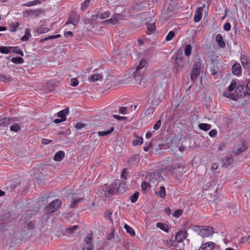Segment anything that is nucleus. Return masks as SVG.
Returning <instances> with one entry per match:
<instances>
[{"instance_id":"21","label":"nucleus","mask_w":250,"mask_h":250,"mask_svg":"<svg viewBox=\"0 0 250 250\" xmlns=\"http://www.w3.org/2000/svg\"><path fill=\"white\" fill-rule=\"evenodd\" d=\"M64 152L63 151L60 150L55 154L53 159L55 161H61L64 158Z\"/></svg>"},{"instance_id":"51","label":"nucleus","mask_w":250,"mask_h":250,"mask_svg":"<svg viewBox=\"0 0 250 250\" xmlns=\"http://www.w3.org/2000/svg\"><path fill=\"white\" fill-rule=\"evenodd\" d=\"M1 219L0 221L1 222H5L11 219V214L9 212L4 213L1 216Z\"/></svg>"},{"instance_id":"17","label":"nucleus","mask_w":250,"mask_h":250,"mask_svg":"<svg viewBox=\"0 0 250 250\" xmlns=\"http://www.w3.org/2000/svg\"><path fill=\"white\" fill-rule=\"evenodd\" d=\"M233 162V158L231 154L229 157H226L225 159H222L221 160L222 166L223 167H228Z\"/></svg>"},{"instance_id":"56","label":"nucleus","mask_w":250,"mask_h":250,"mask_svg":"<svg viewBox=\"0 0 250 250\" xmlns=\"http://www.w3.org/2000/svg\"><path fill=\"white\" fill-rule=\"evenodd\" d=\"M175 35V34L174 31H169L166 37V41H171Z\"/></svg>"},{"instance_id":"30","label":"nucleus","mask_w":250,"mask_h":250,"mask_svg":"<svg viewBox=\"0 0 250 250\" xmlns=\"http://www.w3.org/2000/svg\"><path fill=\"white\" fill-rule=\"evenodd\" d=\"M12 52V46H0V52L2 54H7Z\"/></svg>"},{"instance_id":"15","label":"nucleus","mask_w":250,"mask_h":250,"mask_svg":"<svg viewBox=\"0 0 250 250\" xmlns=\"http://www.w3.org/2000/svg\"><path fill=\"white\" fill-rule=\"evenodd\" d=\"M187 232L186 231L180 230L177 232L175 235V240L178 243L182 242L186 238Z\"/></svg>"},{"instance_id":"48","label":"nucleus","mask_w":250,"mask_h":250,"mask_svg":"<svg viewBox=\"0 0 250 250\" xmlns=\"http://www.w3.org/2000/svg\"><path fill=\"white\" fill-rule=\"evenodd\" d=\"M13 80L12 77L4 75H0V81L2 82H11Z\"/></svg>"},{"instance_id":"19","label":"nucleus","mask_w":250,"mask_h":250,"mask_svg":"<svg viewBox=\"0 0 250 250\" xmlns=\"http://www.w3.org/2000/svg\"><path fill=\"white\" fill-rule=\"evenodd\" d=\"M147 26V30L146 31V34L147 35H151L154 33V31L156 29L155 22L152 23H149L147 22H146Z\"/></svg>"},{"instance_id":"4","label":"nucleus","mask_w":250,"mask_h":250,"mask_svg":"<svg viewBox=\"0 0 250 250\" xmlns=\"http://www.w3.org/2000/svg\"><path fill=\"white\" fill-rule=\"evenodd\" d=\"M147 62L145 60H142L140 61L138 65L136 67L135 71L133 73V77L137 80V77H141V74H143L146 70L145 65Z\"/></svg>"},{"instance_id":"60","label":"nucleus","mask_w":250,"mask_h":250,"mask_svg":"<svg viewBox=\"0 0 250 250\" xmlns=\"http://www.w3.org/2000/svg\"><path fill=\"white\" fill-rule=\"evenodd\" d=\"M110 14V13L109 11H107L105 12H104L103 13H101L99 15V17L101 20L105 19L106 18H108Z\"/></svg>"},{"instance_id":"52","label":"nucleus","mask_w":250,"mask_h":250,"mask_svg":"<svg viewBox=\"0 0 250 250\" xmlns=\"http://www.w3.org/2000/svg\"><path fill=\"white\" fill-rule=\"evenodd\" d=\"M10 129L11 131L17 132L20 130L21 127L19 124L14 123L10 126Z\"/></svg>"},{"instance_id":"1","label":"nucleus","mask_w":250,"mask_h":250,"mask_svg":"<svg viewBox=\"0 0 250 250\" xmlns=\"http://www.w3.org/2000/svg\"><path fill=\"white\" fill-rule=\"evenodd\" d=\"M153 99L152 101L153 106H157L162 102L165 96V91L162 87L156 86L153 92Z\"/></svg>"},{"instance_id":"27","label":"nucleus","mask_w":250,"mask_h":250,"mask_svg":"<svg viewBox=\"0 0 250 250\" xmlns=\"http://www.w3.org/2000/svg\"><path fill=\"white\" fill-rule=\"evenodd\" d=\"M200 71L192 69L191 73H190V79L193 83L197 81V78L199 76Z\"/></svg>"},{"instance_id":"12","label":"nucleus","mask_w":250,"mask_h":250,"mask_svg":"<svg viewBox=\"0 0 250 250\" xmlns=\"http://www.w3.org/2000/svg\"><path fill=\"white\" fill-rule=\"evenodd\" d=\"M232 73L237 76H240L242 74V67L239 63H234L231 67Z\"/></svg>"},{"instance_id":"61","label":"nucleus","mask_w":250,"mask_h":250,"mask_svg":"<svg viewBox=\"0 0 250 250\" xmlns=\"http://www.w3.org/2000/svg\"><path fill=\"white\" fill-rule=\"evenodd\" d=\"M90 0H85L81 4V10L83 11H84L87 7H88L89 2Z\"/></svg>"},{"instance_id":"42","label":"nucleus","mask_w":250,"mask_h":250,"mask_svg":"<svg viewBox=\"0 0 250 250\" xmlns=\"http://www.w3.org/2000/svg\"><path fill=\"white\" fill-rule=\"evenodd\" d=\"M20 25V23L19 22L11 23L9 25L11 28L10 29V31L11 32H16L17 31V29L19 28Z\"/></svg>"},{"instance_id":"26","label":"nucleus","mask_w":250,"mask_h":250,"mask_svg":"<svg viewBox=\"0 0 250 250\" xmlns=\"http://www.w3.org/2000/svg\"><path fill=\"white\" fill-rule=\"evenodd\" d=\"M156 227L166 232H169V227L168 225L163 222H158L156 223Z\"/></svg>"},{"instance_id":"43","label":"nucleus","mask_w":250,"mask_h":250,"mask_svg":"<svg viewBox=\"0 0 250 250\" xmlns=\"http://www.w3.org/2000/svg\"><path fill=\"white\" fill-rule=\"evenodd\" d=\"M11 61L15 64H21L24 62L23 58L21 57L12 58Z\"/></svg>"},{"instance_id":"34","label":"nucleus","mask_w":250,"mask_h":250,"mask_svg":"<svg viewBox=\"0 0 250 250\" xmlns=\"http://www.w3.org/2000/svg\"><path fill=\"white\" fill-rule=\"evenodd\" d=\"M93 234L92 231L91 233H88L86 237L84 238V241H85L87 245H92V235Z\"/></svg>"},{"instance_id":"44","label":"nucleus","mask_w":250,"mask_h":250,"mask_svg":"<svg viewBox=\"0 0 250 250\" xmlns=\"http://www.w3.org/2000/svg\"><path fill=\"white\" fill-rule=\"evenodd\" d=\"M124 228L125 229L126 232L130 234L131 236H134L135 235V231L129 225L125 224L124 226Z\"/></svg>"},{"instance_id":"14","label":"nucleus","mask_w":250,"mask_h":250,"mask_svg":"<svg viewBox=\"0 0 250 250\" xmlns=\"http://www.w3.org/2000/svg\"><path fill=\"white\" fill-rule=\"evenodd\" d=\"M160 178L159 173L157 171H155L151 173L147 177L150 183L155 184L158 182V180Z\"/></svg>"},{"instance_id":"31","label":"nucleus","mask_w":250,"mask_h":250,"mask_svg":"<svg viewBox=\"0 0 250 250\" xmlns=\"http://www.w3.org/2000/svg\"><path fill=\"white\" fill-rule=\"evenodd\" d=\"M198 127L203 131H207L211 128V125L207 123H200L198 125Z\"/></svg>"},{"instance_id":"45","label":"nucleus","mask_w":250,"mask_h":250,"mask_svg":"<svg viewBox=\"0 0 250 250\" xmlns=\"http://www.w3.org/2000/svg\"><path fill=\"white\" fill-rule=\"evenodd\" d=\"M139 192L135 191L130 197V200L132 203L137 202L139 198Z\"/></svg>"},{"instance_id":"37","label":"nucleus","mask_w":250,"mask_h":250,"mask_svg":"<svg viewBox=\"0 0 250 250\" xmlns=\"http://www.w3.org/2000/svg\"><path fill=\"white\" fill-rule=\"evenodd\" d=\"M192 47L190 44L186 45L184 49V53L187 57H189L191 54Z\"/></svg>"},{"instance_id":"23","label":"nucleus","mask_w":250,"mask_h":250,"mask_svg":"<svg viewBox=\"0 0 250 250\" xmlns=\"http://www.w3.org/2000/svg\"><path fill=\"white\" fill-rule=\"evenodd\" d=\"M69 110V108L68 107H67L65 108V109L58 112L57 113V116L58 117H60V118L65 119V121H66V116L68 114Z\"/></svg>"},{"instance_id":"7","label":"nucleus","mask_w":250,"mask_h":250,"mask_svg":"<svg viewBox=\"0 0 250 250\" xmlns=\"http://www.w3.org/2000/svg\"><path fill=\"white\" fill-rule=\"evenodd\" d=\"M44 11L43 9L39 8L35 10H27L24 13V16H33L38 17L41 13H44Z\"/></svg>"},{"instance_id":"33","label":"nucleus","mask_w":250,"mask_h":250,"mask_svg":"<svg viewBox=\"0 0 250 250\" xmlns=\"http://www.w3.org/2000/svg\"><path fill=\"white\" fill-rule=\"evenodd\" d=\"M115 129L114 126H112L110 127V129L106 131H99L98 132L99 136H104L111 134Z\"/></svg>"},{"instance_id":"49","label":"nucleus","mask_w":250,"mask_h":250,"mask_svg":"<svg viewBox=\"0 0 250 250\" xmlns=\"http://www.w3.org/2000/svg\"><path fill=\"white\" fill-rule=\"evenodd\" d=\"M83 198H79L75 200H72L71 204L70 205L69 208H75L77 205L79 203V202L81 201H83Z\"/></svg>"},{"instance_id":"9","label":"nucleus","mask_w":250,"mask_h":250,"mask_svg":"<svg viewBox=\"0 0 250 250\" xmlns=\"http://www.w3.org/2000/svg\"><path fill=\"white\" fill-rule=\"evenodd\" d=\"M240 60L243 67L246 69L248 72V75L250 76V62L248 59V57L245 55H241Z\"/></svg>"},{"instance_id":"24","label":"nucleus","mask_w":250,"mask_h":250,"mask_svg":"<svg viewBox=\"0 0 250 250\" xmlns=\"http://www.w3.org/2000/svg\"><path fill=\"white\" fill-rule=\"evenodd\" d=\"M201 60L200 58L196 59L194 60V63L192 66V69L201 71Z\"/></svg>"},{"instance_id":"38","label":"nucleus","mask_w":250,"mask_h":250,"mask_svg":"<svg viewBox=\"0 0 250 250\" xmlns=\"http://www.w3.org/2000/svg\"><path fill=\"white\" fill-rule=\"evenodd\" d=\"M10 124V120L9 118L4 117L0 120V126H6Z\"/></svg>"},{"instance_id":"62","label":"nucleus","mask_w":250,"mask_h":250,"mask_svg":"<svg viewBox=\"0 0 250 250\" xmlns=\"http://www.w3.org/2000/svg\"><path fill=\"white\" fill-rule=\"evenodd\" d=\"M152 143L151 142H147L145 143V146L143 147V149L144 151L147 152L151 147H152Z\"/></svg>"},{"instance_id":"63","label":"nucleus","mask_w":250,"mask_h":250,"mask_svg":"<svg viewBox=\"0 0 250 250\" xmlns=\"http://www.w3.org/2000/svg\"><path fill=\"white\" fill-rule=\"evenodd\" d=\"M114 19H115V21H116V24L119 23V21L122 19L123 16L118 13L114 14L113 15Z\"/></svg>"},{"instance_id":"59","label":"nucleus","mask_w":250,"mask_h":250,"mask_svg":"<svg viewBox=\"0 0 250 250\" xmlns=\"http://www.w3.org/2000/svg\"><path fill=\"white\" fill-rule=\"evenodd\" d=\"M141 187L142 190L145 191L148 187H151V186L148 182L144 181L142 183Z\"/></svg>"},{"instance_id":"54","label":"nucleus","mask_w":250,"mask_h":250,"mask_svg":"<svg viewBox=\"0 0 250 250\" xmlns=\"http://www.w3.org/2000/svg\"><path fill=\"white\" fill-rule=\"evenodd\" d=\"M6 230H7V229L6 222L0 221V233H3Z\"/></svg>"},{"instance_id":"3","label":"nucleus","mask_w":250,"mask_h":250,"mask_svg":"<svg viewBox=\"0 0 250 250\" xmlns=\"http://www.w3.org/2000/svg\"><path fill=\"white\" fill-rule=\"evenodd\" d=\"M194 227L197 229V230L196 229H194V230L197 231L198 234L203 237H208L214 233L213 228L211 227L206 226L202 229H199L200 227L199 226H194Z\"/></svg>"},{"instance_id":"58","label":"nucleus","mask_w":250,"mask_h":250,"mask_svg":"<svg viewBox=\"0 0 250 250\" xmlns=\"http://www.w3.org/2000/svg\"><path fill=\"white\" fill-rule=\"evenodd\" d=\"M184 168L183 165L177 163L173 164L170 166V168L171 170H176L178 168Z\"/></svg>"},{"instance_id":"11","label":"nucleus","mask_w":250,"mask_h":250,"mask_svg":"<svg viewBox=\"0 0 250 250\" xmlns=\"http://www.w3.org/2000/svg\"><path fill=\"white\" fill-rule=\"evenodd\" d=\"M183 65V61L178 59H175L174 66H173V72L175 74L178 73L179 71L181 70Z\"/></svg>"},{"instance_id":"41","label":"nucleus","mask_w":250,"mask_h":250,"mask_svg":"<svg viewBox=\"0 0 250 250\" xmlns=\"http://www.w3.org/2000/svg\"><path fill=\"white\" fill-rule=\"evenodd\" d=\"M41 3V1L40 0H35L33 1H28L26 3L23 4L22 6H32L33 5H35L37 4H40Z\"/></svg>"},{"instance_id":"55","label":"nucleus","mask_w":250,"mask_h":250,"mask_svg":"<svg viewBox=\"0 0 250 250\" xmlns=\"http://www.w3.org/2000/svg\"><path fill=\"white\" fill-rule=\"evenodd\" d=\"M138 137V136H137ZM143 143V138L142 137H138V139L137 140H133L132 141V145L134 146H136L137 145H141Z\"/></svg>"},{"instance_id":"22","label":"nucleus","mask_w":250,"mask_h":250,"mask_svg":"<svg viewBox=\"0 0 250 250\" xmlns=\"http://www.w3.org/2000/svg\"><path fill=\"white\" fill-rule=\"evenodd\" d=\"M223 95L224 97L228 98L235 101H237L239 98V97L238 96V95H237V94H234L230 92H224Z\"/></svg>"},{"instance_id":"36","label":"nucleus","mask_w":250,"mask_h":250,"mask_svg":"<svg viewBox=\"0 0 250 250\" xmlns=\"http://www.w3.org/2000/svg\"><path fill=\"white\" fill-rule=\"evenodd\" d=\"M12 52L16 54H19L21 56H23V52L19 46H12Z\"/></svg>"},{"instance_id":"8","label":"nucleus","mask_w":250,"mask_h":250,"mask_svg":"<svg viewBox=\"0 0 250 250\" xmlns=\"http://www.w3.org/2000/svg\"><path fill=\"white\" fill-rule=\"evenodd\" d=\"M246 86L245 85L240 84L237 86L235 90V93L238 95L239 98H243L246 96H248L247 93L246 92L247 91L245 88Z\"/></svg>"},{"instance_id":"50","label":"nucleus","mask_w":250,"mask_h":250,"mask_svg":"<svg viewBox=\"0 0 250 250\" xmlns=\"http://www.w3.org/2000/svg\"><path fill=\"white\" fill-rule=\"evenodd\" d=\"M219 68L218 66H217V63L215 64L213 63L212 66L210 68V72L212 75L214 76L217 73V71H219Z\"/></svg>"},{"instance_id":"64","label":"nucleus","mask_w":250,"mask_h":250,"mask_svg":"<svg viewBox=\"0 0 250 250\" xmlns=\"http://www.w3.org/2000/svg\"><path fill=\"white\" fill-rule=\"evenodd\" d=\"M102 22L103 23H111L113 25L116 24V21H115V19H114L113 16H112V17L110 19L105 20V21H103Z\"/></svg>"},{"instance_id":"10","label":"nucleus","mask_w":250,"mask_h":250,"mask_svg":"<svg viewBox=\"0 0 250 250\" xmlns=\"http://www.w3.org/2000/svg\"><path fill=\"white\" fill-rule=\"evenodd\" d=\"M116 191L118 193L122 194L125 191V183L123 181H117L115 184Z\"/></svg>"},{"instance_id":"32","label":"nucleus","mask_w":250,"mask_h":250,"mask_svg":"<svg viewBox=\"0 0 250 250\" xmlns=\"http://www.w3.org/2000/svg\"><path fill=\"white\" fill-rule=\"evenodd\" d=\"M116 186L114 185L113 187L111 188H106L105 190V195L106 197L110 196V195H112L115 194L116 191L115 189Z\"/></svg>"},{"instance_id":"13","label":"nucleus","mask_w":250,"mask_h":250,"mask_svg":"<svg viewBox=\"0 0 250 250\" xmlns=\"http://www.w3.org/2000/svg\"><path fill=\"white\" fill-rule=\"evenodd\" d=\"M216 244L212 242L202 243L201 246L198 250H212L215 247Z\"/></svg>"},{"instance_id":"40","label":"nucleus","mask_w":250,"mask_h":250,"mask_svg":"<svg viewBox=\"0 0 250 250\" xmlns=\"http://www.w3.org/2000/svg\"><path fill=\"white\" fill-rule=\"evenodd\" d=\"M31 36L30 31L29 28H26L25 30L24 35L21 38L22 41H26L29 40V38Z\"/></svg>"},{"instance_id":"25","label":"nucleus","mask_w":250,"mask_h":250,"mask_svg":"<svg viewBox=\"0 0 250 250\" xmlns=\"http://www.w3.org/2000/svg\"><path fill=\"white\" fill-rule=\"evenodd\" d=\"M142 75L143 74H141V77H140V79L139 78V77H137V80H136L134 77V83L135 84H138L140 86L145 87V85H146L145 83L146 82V79L143 78Z\"/></svg>"},{"instance_id":"35","label":"nucleus","mask_w":250,"mask_h":250,"mask_svg":"<svg viewBox=\"0 0 250 250\" xmlns=\"http://www.w3.org/2000/svg\"><path fill=\"white\" fill-rule=\"evenodd\" d=\"M237 79H232L231 81V83L228 87V90L229 92L232 91L236 87L237 85Z\"/></svg>"},{"instance_id":"53","label":"nucleus","mask_w":250,"mask_h":250,"mask_svg":"<svg viewBox=\"0 0 250 250\" xmlns=\"http://www.w3.org/2000/svg\"><path fill=\"white\" fill-rule=\"evenodd\" d=\"M102 79V76L101 74H95L91 76L90 81L92 82H95L99 80Z\"/></svg>"},{"instance_id":"28","label":"nucleus","mask_w":250,"mask_h":250,"mask_svg":"<svg viewBox=\"0 0 250 250\" xmlns=\"http://www.w3.org/2000/svg\"><path fill=\"white\" fill-rule=\"evenodd\" d=\"M155 194L159 196L162 198H165L166 196V188L164 186H161L158 191H155Z\"/></svg>"},{"instance_id":"29","label":"nucleus","mask_w":250,"mask_h":250,"mask_svg":"<svg viewBox=\"0 0 250 250\" xmlns=\"http://www.w3.org/2000/svg\"><path fill=\"white\" fill-rule=\"evenodd\" d=\"M56 86V82L53 81H50L46 84V88L49 91H53Z\"/></svg>"},{"instance_id":"2","label":"nucleus","mask_w":250,"mask_h":250,"mask_svg":"<svg viewBox=\"0 0 250 250\" xmlns=\"http://www.w3.org/2000/svg\"><path fill=\"white\" fill-rule=\"evenodd\" d=\"M62 202L59 199H56L50 203L43 209V211L47 215H49L52 213H54L58 209L61 208Z\"/></svg>"},{"instance_id":"47","label":"nucleus","mask_w":250,"mask_h":250,"mask_svg":"<svg viewBox=\"0 0 250 250\" xmlns=\"http://www.w3.org/2000/svg\"><path fill=\"white\" fill-rule=\"evenodd\" d=\"M49 31H50V28H49L48 27H44L42 26V25L38 27L36 30L37 32H38L39 34L47 33V32H48Z\"/></svg>"},{"instance_id":"57","label":"nucleus","mask_w":250,"mask_h":250,"mask_svg":"<svg viewBox=\"0 0 250 250\" xmlns=\"http://www.w3.org/2000/svg\"><path fill=\"white\" fill-rule=\"evenodd\" d=\"M78 228L77 225H74L66 229V231L68 233L72 234L74 233V231Z\"/></svg>"},{"instance_id":"6","label":"nucleus","mask_w":250,"mask_h":250,"mask_svg":"<svg viewBox=\"0 0 250 250\" xmlns=\"http://www.w3.org/2000/svg\"><path fill=\"white\" fill-rule=\"evenodd\" d=\"M238 146H239L238 148H235L233 150V153L236 156L239 155L248 148L247 142L245 140H243L240 146L239 144Z\"/></svg>"},{"instance_id":"18","label":"nucleus","mask_w":250,"mask_h":250,"mask_svg":"<svg viewBox=\"0 0 250 250\" xmlns=\"http://www.w3.org/2000/svg\"><path fill=\"white\" fill-rule=\"evenodd\" d=\"M140 161L139 156L138 154H135L133 155L127 161L128 164L130 166H134L137 165Z\"/></svg>"},{"instance_id":"39","label":"nucleus","mask_w":250,"mask_h":250,"mask_svg":"<svg viewBox=\"0 0 250 250\" xmlns=\"http://www.w3.org/2000/svg\"><path fill=\"white\" fill-rule=\"evenodd\" d=\"M154 106H153L152 104H151V105L149 106L145 112V116H147L152 114L155 110Z\"/></svg>"},{"instance_id":"20","label":"nucleus","mask_w":250,"mask_h":250,"mask_svg":"<svg viewBox=\"0 0 250 250\" xmlns=\"http://www.w3.org/2000/svg\"><path fill=\"white\" fill-rule=\"evenodd\" d=\"M216 41L220 47L224 48L226 47V44L223 40V38L220 34H218L216 35Z\"/></svg>"},{"instance_id":"46","label":"nucleus","mask_w":250,"mask_h":250,"mask_svg":"<svg viewBox=\"0 0 250 250\" xmlns=\"http://www.w3.org/2000/svg\"><path fill=\"white\" fill-rule=\"evenodd\" d=\"M165 145L164 144H160L158 145L157 147L153 148L152 150V153L156 154H160L161 150L163 149V146H164Z\"/></svg>"},{"instance_id":"16","label":"nucleus","mask_w":250,"mask_h":250,"mask_svg":"<svg viewBox=\"0 0 250 250\" xmlns=\"http://www.w3.org/2000/svg\"><path fill=\"white\" fill-rule=\"evenodd\" d=\"M205 4L203 5V7H198L195 11L194 16V21L195 22H199L202 17V10L204 8Z\"/></svg>"},{"instance_id":"5","label":"nucleus","mask_w":250,"mask_h":250,"mask_svg":"<svg viewBox=\"0 0 250 250\" xmlns=\"http://www.w3.org/2000/svg\"><path fill=\"white\" fill-rule=\"evenodd\" d=\"M80 18V16L78 15L76 12L72 11L65 24H72L74 26H76L79 23Z\"/></svg>"}]
</instances>
